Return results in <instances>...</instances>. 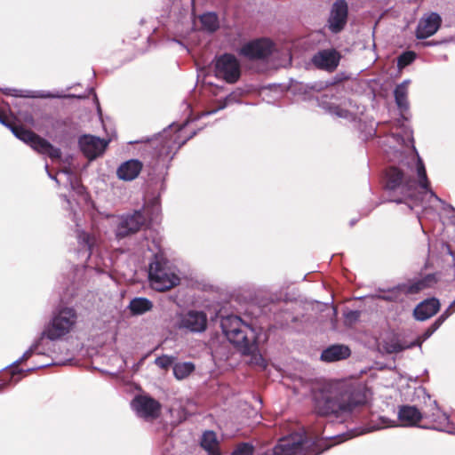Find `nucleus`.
Wrapping results in <instances>:
<instances>
[{
	"instance_id": "nucleus-49",
	"label": "nucleus",
	"mask_w": 455,
	"mask_h": 455,
	"mask_svg": "<svg viewBox=\"0 0 455 455\" xmlns=\"http://www.w3.org/2000/svg\"><path fill=\"white\" fill-rule=\"evenodd\" d=\"M0 124L4 125L5 127H8L11 130V127H13V124L7 122L5 116L2 114H0Z\"/></svg>"
},
{
	"instance_id": "nucleus-10",
	"label": "nucleus",
	"mask_w": 455,
	"mask_h": 455,
	"mask_svg": "<svg viewBox=\"0 0 455 455\" xmlns=\"http://www.w3.org/2000/svg\"><path fill=\"white\" fill-rule=\"evenodd\" d=\"M214 71L218 78L234 84L241 76L240 62L235 55L224 53L216 59Z\"/></svg>"
},
{
	"instance_id": "nucleus-18",
	"label": "nucleus",
	"mask_w": 455,
	"mask_h": 455,
	"mask_svg": "<svg viewBox=\"0 0 455 455\" xmlns=\"http://www.w3.org/2000/svg\"><path fill=\"white\" fill-rule=\"evenodd\" d=\"M339 60L340 55L334 49L322 50L312 58V62L316 68L331 72L336 69Z\"/></svg>"
},
{
	"instance_id": "nucleus-4",
	"label": "nucleus",
	"mask_w": 455,
	"mask_h": 455,
	"mask_svg": "<svg viewBox=\"0 0 455 455\" xmlns=\"http://www.w3.org/2000/svg\"><path fill=\"white\" fill-rule=\"evenodd\" d=\"M220 327L228 340L242 354L247 355L255 349L256 331L240 316L235 315L223 316L220 321Z\"/></svg>"
},
{
	"instance_id": "nucleus-20",
	"label": "nucleus",
	"mask_w": 455,
	"mask_h": 455,
	"mask_svg": "<svg viewBox=\"0 0 455 455\" xmlns=\"http://www.w3.org/2000/svg\"><path fill=\"white\" fill-rule=\"evenodd\" d=\"M397 418L402 427H419V421L424 419V412H421L416 406L402 405L398 409Z\"/></svg>"
},
{
	"instance_id": "nucleus-28",
	"label": "nucleus",
	"mask_w": 455,
	"mask_h": 455,
	"mask_svg": "<svg viewBox=\"0 0 455 455\" xmlns=\"http://www.w3.org/2000/svg\"><path fill=\"white\" fill-rule=\"evenodd\" d=\"M59 175H63L66 178L65 187L70 188V189L76 191L77 194L82 195L84 191V188L80 184L78 179L74 172L69 169H63L58 172Z\"/></svg>"
},
{
	"instance_id": "nucleus-29",
	"label": "nucleus",
	"mask_w": 455,
	"mask_h": 455,
	"mask_svg": "<svg viewBox=\"0 0 455 455\" xmlns=\"http://www.w3.org/2000/svg\"><path fill=\"white\" fill-rule=\"evenodd\" d=\"M152 307V302L146 298H135L129 304L130 310L135 315L144 314L149 311Z\"/></svg>"
},
{
	"instance_id": "nucleus-36",
	"label": "nucleus",
	"mask_w": 455,
	"mask_h": 455,
	"mask_svg": "<svg viewBox=\"0 0 455 455\" xmlns=\"http://www.w3.org/2000/svg\"><path fill=\"white\" fill-rule=\"evenodd\" d=\"M253 446L243 443L237 446V448L231 453V455H252Z\"/></svg>"
},
{
	"instance_id": "nucleus-47",
	"label": "nucleus",
	"mask_w": 455,
	"mask_h": 455,
	"mask_svg": "<svg viewBox=\"0 0 455 455\" xmlns=\"http://www.w3.org/2000/svg\"><path fill=\"white\" fill-rule=\"evenodd\" d=\"M445 320L439 316L435 323L431 325V330L435 332L444 322Z\"/></svg>"
},
{
	"instance_id": "nucleus-21",
	"label": "nucleus",
	"mask_w": 455,
	"mask_h": 455,
	"mask_svg": "<svg viewBox=\"0 0 455 455\" xmlns=\"http://www.w3.org/2000/svg\"><path fill=\"white\" fill-rule=\"evenodd\" d=\"M440 308V302L435 298L425 299L414 309V316L419 321H425L435 315Z\"/></svg>"
},
{
	"instance_id": "nucleus-30",
	"label": "nucleus",
	"mask_w": 455,
	"mask_h": 455,
	"mask_svg": "<svg viewBox=\"0 0 455 455\" xmlns=\"http://www.w3.org/2000/svg\"><path fill=\"white\" fill-rule=\"evenodd\" d=\"M195 368L191 362L176 363L172 367L173 375L177 379H184L195 371Z\"/></svg>"
},
{
	"instance_id": "nucleus-57",
	"label": "nucleus",
	"mask_w": 455,
	"mask_h": 455,
	"mask_svg": "<svg viewBox=\"0 0 455 455\" xmlns=\"http://www.w3.org/2000/svg\"><path fill=\"white\" fill-rule=\"evenodd\" d=\"M61 197L67 202L68 205H70V201L69 199L67 197V196H61Z\"/></svg>"
},
{
	"instance_id": "nucleus-5",
	"label": "nucleus",
	"mask_w": 455,
	"mask_h": 455,
	"mask_svg": "<svg viewBox=\"0 0 455 455\" xmlns=\"http://www.w3.org/2000/svg\"><path fill=\"white\" fill-rule=\"evenodd\" d=\"M151 287L157 291H165L180 284L178 269L162 256L155 255L148 267Z\"/></svg>"
},
{
	"instance_id": "nucleus-6",
	"label": "nucleus",
	"mask_w": 455,
	"mask_h": 455,
	"mask_svg": "<svg viewBox=\"0 0 455 455\" xmlns=\"http://www.w3.org/2000/svg\"><path fill=\"white\" fill-rule=\"evenodd\" d=\"M78 254L88 259L87 268L94 269L99 274L108 273L112 261L106 255L99 252L97 239L84 231H77Z\"/></svg>"
},
{
	"instance_id": "nucleus-50",
	"label": "nucleus",
	"mask_w": 455,
	"mask_h": 455,
	"mask_svg": "<svg viewBox=\"0 0 455 455\" xmlns=\"http://www.w3.org/2000/svg\"><path fill=\"white\" fill-rule=\"evenodd\" d=\"M45 170H46V172H47L48 176H49L52 180H55L58 184H60V180H59L57 176L52 175V174L49 172L48 164H45Z\"/></svg>"
},
{
	"instance_id": "nucleus-32",
	"label": "nucleus",
	"mask_w": 455,
	"mask_h": 455,
	"mask_svg": "<svg viewBox=\"0 0 455 455\" xmlns=\"http://www.w3.org/2000/svg\"><path fill=\"white\" fill-rule=\"evenodd\" d=\"M235 102H238V100L236 99V94L235 92H232L228 94L224 100H220L214 108L203 112L201 116L213 115L217 113L219 110L224 109L227 106Z\"/></svg>"
},
{
	"instance_id": "nucleus-14",
	"label": "nucleus",
	"mask_w": 455,
	"mask_h": 455,
	"mask_svg": "<svg viewBox=\"0 0 455 455\" xmlns=\"http://www.w3.org/2000/svg\"><path fill=\"white\" fill-rule=\"evenodd\" d=\"M145 223L146 218L141 211L124 215L116 227V236L118 239L124 238L138 232Z\"/></svg>"
},
{
	"instance_id": "nucleus-17",
	"label": "nucleus",
	"mask_w": 455,
	"mask_h": 455,
	"mask_svg": "<svg viewBox=\"0 0 455 455\" xmlns=\"http://www.w3.org/2000/svg\"><path fill=\"white\" fill-rule=\"evenodd\" d=\"M431 413L424 411V419H427L430 425H422L420 427L427 429H435L437 431L449 432V417L446 413L441 411L435 400L431 401Z\"/></svg>"
},
{
	"instance_id": "nucleus-51",
	"label": "nucleus",
	"mask_w": 455,
	"mask_h": 455,
	"mask_svg": "<svg viewBox=\"0 0 455 455\" xmlns=\"http://www.w3.org/2000/svg\"><path fill=\"white\" fill-rule=\"evenodd\" d=\"M434 333L431 328H428L422 335L423 340L427 339Z\"/></svg>"
},
{
	"instance_id": "nucleus-42",
	"label": "nucleus",
	"mask_w": 455,
	"mask_h": 455,
	"mask_svg": "<svg viewBox=\"0 0 455 455\" xmlns=\"http://www.w3.org/2000/svg\"><path fill=\"white\" fill-rule=\"evenodd\" d=\"M375 297L387 301H393L396 299V296H395L393 291L389 292L388 294H379Z\"/></svg>"
},
{
	"instance_id": "nucleus-63",
	"label": "nucleus",
	"mask_w": 455,
	"mask_h": 455,
	"mask_svg": "<svg viewBox=\"0 0 455 455\" xmlns=\"http://www.w3.org/2000/svg\"><path fill=\"white\" fill-rule=\"evenodd\" d=\"M192 2H194V0H192Z\"/></svg>"
},
{
	"instance_id": "nucleus-27",
	"label": "nucleus",
	"mask_w": 455,
	"mask_h": 455,
	"mask_svg": "<svg viewBox=\"0 0 455 455\" xmlns=\"http://www.w3.org/2000/svg\"><path fill=\"white\" fill-rule=\"evenodd\" d=\"M430 282L429 276L421 279H416L399 285L397 288L406 294H414L428 286Z\"/></svg>"
},
{
	"instance_id": "nucleus-41",
	"label": "nucleus",
	"mask_w": 455,
	"mask_h": 455,
	"mask_svg": "<svg viewBox=\"0 0 455 455\" xmlns=\"http://www.w3.org/2000/svg\"><path fill=\"white\" fill-rule=\"evenodd\" d=\"M21 371H22L21 370H19L18 371H16L15 369H11L8 371H6L5 374H11V377H10V379L8 380V382H14V383L19 382L20 380V377L19 375Z\"/></svg>"
},
{
	"instance_id": "nucleus-53",
	"label": "nucleus",
	"mask_w": 455,
	"mask_h": 455,
	"mask_svg": "<svg viewBox=\"0 0 455 455\" xmlns=\"http://www.w3.org/2000/svg\"><path fill=\"white\" fill-rule=\"evenodd\" d=\"M455 307V300L452 301L450 306L448 307V308H446L443 313H453L454 312V309H452V307Z\"/></svg>"
},
{
	"instance_id": "nucleus-37",
	"label": "nucleus",
	"mask_w": 455,
	"mask_h": 455,
	"mask_svg": "<svg viewBox=\"0 0 455 455\" xmlns=\"http://www.w3.org/2000/svg\"><path fill=\"white\" fill-rule=\"evenodd\" d=\"M155 363L162 369H166L173 363V357L165 355L158 356L156 359Z\"/></svg>"
},
{
	"instance_id": "nucleus-44",
	"label": "nucleus",
	"mask_w": 455,
	"mask_h": 455,
	"mask_svg": "<svg viewBox=\"0 0 455 455\" xmlns=\"http://www.w3.org/2000/svg\"><path fill=\"white\" fill-rule=\"evenodd\" d=\"M445 320L439 316L435 323L431 325V330L435 332L444 322Z\"/></svg>"
},
{
	"instance_id": "nucleus-54",
	"label": "nucleus",
	"mask_w": 455,
	"mask_h": 455,
	"mask_svg": "<svg viewBox=\"0 0 455 455\" xmlns=\"http://www.w3.org/2000/svg\"><path fill=\"white\" fill-rule=\"evenodd\" d=\"M404 132H405L406 139L412 142L413 141V138H412L411 132V131H408V132L405 131Z\"/></svg>"
},
{
	"instance_id": "nucleus-58",
	"label": "nucleus",
	"mask_w": 455,
	"mask_h": 455,
	"mask_svg": "<svg viewBox=\"0 0 455 455\" xmlns=\"http://www.w3.org/2000/svg\"><path fill=\"white\" fill-rule=\"evenodd\" d=\"M355 223V220H351V226H353Z\"/></svg>"
},
{
	"instance_id": "nucleus-13",
	"label": "nucleus",
	"mask_w": 455,
	"mask_h": 455,
	"mask_svg": "<svg viewBox=\"0 0 455 455\" xmlns=\"http://www.w3.org/2000/svg\"><path fill=\"white\" fill-rule=\"evenodd\" d=\"M348 5L346 0H336L330 10L327 20L328 29L338 34L342 31L347 22Z\"/></svg>"
},
{
	"instance_id": "nucleus-48",
	"label": "nucleus",
	"mask_w": 455,
	"mask_h": 455,
	"mask_svg": "<svg viewBox=\"0 0 455 455\" xmlns=\"http://www.w3.org/2000/svg\"><path fill=\"white\" fill-rule=\"evenodd\" d=\"M445 320L439 316L435 323L431 325V330L435 332L444 322Z\"/></svg>"
},
{
	"instance_id": "nucleus-61",
	"label": "nucleus",
	"mask_w": 455,
	"mask_h": 455,
	"mask_svg": "<svg viewBox=\"0 0 455 455\" xmlns=\"http://www.w3.org/2000/svg\"><path fill=\"white\" fill-rule=\"evenodd\" d=\"M194 135H196V132H193V134L190 135V138H193Z\"/></svg>"
},
{
	"instance_id": "nucleus-46",
	"label": "nucleus",
	"mask_w": 455,
	"mask_h": 455,
	"mask_svg": "<svg viewBox=\"0 0 455 455\" xmlns=\"http://www.w3.org/2000/svg\"><path fill=\"white\" fill-rule=\"evenodd\" d=\"M445 320L439 316L435 323L431 325V330L435 332L444 322Z\"/></svg>"
},
{
	"instance_id": "nucleus-40",
	"label": "nucleus",
	"mask_w": 455,
	"mask_h": 455,
	"mask_svg": "<svg viewBox=\"0 0 455 455\" xmlns=\"http://www.w3.org/2000/svg\"><path fill=\"white\" fill-rule=\"evenodd\" d=\"M51 340H49L46 337H44V341L40 345L39 347V349H43L44 348L45 349V352L44 353H40V351L36 350V351H33L31 353V355H34V354H37V355H48V353L50 352L51 350V343H50Z\"/></svg>"
},
{
	"instance_id": "nucleus-19",
	"label": "nucleus",
	"mask_w": 455,
	"mask_h": 455,
	"mask_svg": "<svg viewBox=\"0 0 455 455\" xmlns=\"http://www.w3.org/2000/svg\"><path fill=\"white\" fill-rule=\"evenodd\" d=\"M441 25V17L435 12H432L423 17L419 21L416 36L419 39H425L433 36Z\"/></svg>"
},
{
	"instance_id": "nucleus-55",
	"label": "nucleus",
	"mask_w": 455,
	"mask_h": 455,
	"mask_svg": "<svg viewBox=\"0 0 455 455\" xmlns=\"http://www.w3.org/2000/svg\"><path fill=\"white\" fill-rule=\"evenodd\" d=\"M451 315V313H442L440 316H442L443 319L446 320Z\"/></svg>"
},
{
	"instance_id": "nucleus-31",
	"label": "nucleus",
	"mask_w": 455,
	"mask_h": 455,
	"mask_svg": "<svg viewBox=\"0 0 455 455\" xmlns=\"http://www.w3.org/2000/svg\"><path fill=\"white\" fill-rule=\"evenodd\" d=\"M202 27L209 32H214L219 28V19L216 13L207 12L200 17Z\"/></svg>"
},
{
	"instance_id": "nucleus-16",
	"label": "nucleus",
	"mask_w": 455,
	"mask_h": 455,
	"mask_svg": "<svg viewBox=\"0 0 455 455\" xmlns=\"http://www.w3.org/2000/svg\"><path fill=\"white\" fill-rule=\"evenodd\" d=\"M132 407L138 416L145 419L157 418L161 410V404L148 396H136L132 402Z\"/></svg>"
},
{
	"instance_id": "nucleus-35",
	"label": "nucleus",
	"mask_w": 455,
	"mask_h": 455,
	"mask_svg": "<svg viewBox=\"0 0 455 455\" xmlns=\"http://www.w3.org/2000/svg\"><path fill=\"white\" fill-rule=\"evenodd\" d=\"M420 345H421V342H419V341L411 342L410 345H403L400 342L395 341V342L391 343L388 346L387 351L389 353H398L406 348H411L414 346H420Z\"/></svg>"
},
{
	"instance_id": "nucleus-15",
	"label": "nucleus",
	"mask_w": 455,
	"mask_h": 455,
	"mask_svg": "<svg viewBox=\"0 0 455 455\" xmlns=\"http://www.w3.org/2000/svg\"><path fill=\"white\" fill-rule=\"evenodd\" d=\"M109 140L91 134L82 135L78 140L81 151L91 161L100 156L105 152Z\"/></svg>"
},
{
	"instance_id": "nucleus-2",
	"label": "nucleus",
	"mask_w": 455,
	"mask_h": 455,
	"mask_svg": "<svg viewBox=\"0 0 455 455\" xmlns=\"http://www.w3.org/2000/svg\"><path fill=\"white\" fill-rule=\"evenodd\" d=\"M315 411L339 419L364 403L362 392L351 385L337 384L313 392Z\"/></svg>"
},
{
	"instance_id": "nucleus-45",
	"label": "nucleus",
	"mask_w": 455,
	"mask_h": 455,
	"mask_svg": "<svg viewBox=\"0 0 455 455\" xmlns=\"http://www.w3.org/2000/svg\"><path fill=\"white\" fill-rule=\"evenodd\" d=\"M445 320L439 316L435 323L431 325V330L435 332L444 322Z\"/></svg>"
},
{
	"instance_id": "nucleus-1",
	"label": "nucleus",
	"mask_w": 455,
	"mask_h": 455,
	"mask_svg": "<svg viewBox=\"0 0 455 455\" xmlns=\"http://www.w3.org/2000/svg\"><path fill=\"white\" fill-rule=\"evenodd\" d=\"M412 148L413 155L411 161L407 163V167L411 173H417L419 181L416 182L411 174L405 172L401 167L388 168L385 184L388 201L396 204L406 203L407 200L418 202L422 200L423 196L428 195L429 197L444 204V202L430 189L424 163L415 147Z\"/></svg>"
},
{
	"instance_id": "nucleus-12",
	"label": "nucleus",
	"mask_w": 455,
	"mask_h": 455,
	"mask_svg": "<svg viewBox=\"0 0 455 455\" xmlns=\"http://www.w3.org/2000/svg\"><path fill=\"white\" fill-rule=\"evenodd\" d=\"M275 50L272 41L260 38L246 43L240 50V53L250 60H265L271 56Z\"/></svg>"
},
{
	"instance_id": "nucleus-26",
	"label": "nucleus",
	"mask_w": 455,
	"mask_h": 455,
	"mask_svg": "<svg viewBox=\"0 0 455 455\" xmlns=\"http://www.w3.org/2000/svg\"><path fill=\"white\" fill-rule=\"evenodd\" d=\"M201 446L209 455H221L219 450V442L213 431H205L201 439Z\"/></svg>"
},
{
	"instance_id": "nucleus-34",
	"label": "nucleus",
	"mask_w": 455,
	"mask_h": 455,
	"mask_svg": "<svg viewBox=\"0 0 455 455\" xmlns=\"http://www.w3.org/2000/svg\"><path fill=\"white\" fill-rule=\"evenodd\" d=\"M416 59V54L413 52H405L402 53L397 60V66L398 68H403L406 66L411 64Z\"/></svg>"
},
{
	"instance_id": "nucleus-38",
	"label": "nucleus",
	"mask_w": 455,
	"mask_h": 455,
	"mask_svg": "<svg viewBox=\"0 0 455 455\" xmlns=\"http://www.w3.org/2000/svg\"><path fill=\"white\" fill-rule=\"evenodd\" d=\"M256 350H257V346L255 347V349L251 353L249 354V355H251V363L253 364H256L261 368H266L267 367L266 360L263 358V356L261 355L255 354L254 352Z\"/></svg>"
},
{
	"instance_id": "nucleus-9",
	"label": "nucleus",
	"mask_w": 455,
	"mask_h": 455,
	"mask_svg": "<svg viewBox=\"0 0 455 455\" xmlns=\"http://www.w3.org/2000/svg\"><path fill=\"white\" fill-rule=\"evenodd\" d=\"M208 326L207 314L202 310L191 309L177 315L175 327L186 333L199 334Z\"/></svg>"
},
{
	"instance_id": "nucleus-62",
	"label": "nucleus",
	"mask_w": 455,
	"mask_h": 455,
	"mask_svg": "<svg viewBox=\"0 0 455 455\" xmlns=\"http://www.w3.org/2000/svg\"><path fill=\"white\" fill-rule=\"evenodd\" d=\"M194 135H196V132H193V134L190 135V138H193Z\"/></svg>"
},
{
	"instance_id": "nucleus-60",
	"label": "nucleus",
	"mask_w": 455,
	"mask_h": 455,
	"mask_svg": "<svg viewBox=\"0 0 455 455\" xmlns=\"http://www.w3.org/2000/svg\"><path fill=\"white\" fill-rule=\"evenodd\" d=\"M194 135H196V132H193V134L190 135V138H193Z\"/></svg>"
},
{
	"instance_id": "nucleus-52",
	"label": "nucleus",
	"mask_w": 455,
	"mask_h": 455,
	"mask_svg": "<svg viewBox=\"0 0 455 455\" xmlns=\"http://www.w3.org/2000/svg\"><path fill=\"white\" fill-rule=\"evenodd\" d=\"M51 364H52L51 363H44V364H41V365H37V366L29 368V369L26 370V371H34L36 369L44 368V367H47V366H49Z\"/></svg>"
},
{
	"instance_id": "nucleus-25",
	"label": "nucleus",
	"mask_w": 455,
	"mask_h": 455,
	"mask_svg": "<svg viewBox=\"0 0 455 455\" xmlns=\"http://www.w3.org/2000/svg\"><path fill=\"white\" fill-rule=\"evenodd\" d=\"M409 80H404L403 83L396 85L394 91L395 103L401 111L409 109L408 101V85Z\"/></svg>"
},
{
	"instance_id": "nucleus-22",
	"label": "nucleus",
	"mask_w": 455,
	"mask_h": 455,
	"mask_svg": "<svg viewBox=\"0 0 455 455\" xmlns=\"http://www.w3.org/2000/svg\"><path fill=\"white\" fill-rule=\"evenodd\" d=\"M142 169V164L137 159L123 163L117 169L116 174L120 180L131 181L138 177Z\"/></svg>"
},
{
	"instance_id": "nucleus-3",
	"label": "nucleus",
	"mask_w": 455,
	"mask_h": 455,
	"mask_svg": "<svg viewBox=\"0 0 455 455\" xmlns=\"http://www.w3.org/2000/svg\"><path fill=\"white\" fill-rule=\"evenodd\" d=\"M77 322L76 311L72 307H63L56 311L48 325L44 328L41 336L30 346V347L16 360L13 363H20L22 361L31 357L33 351H40L44 353L45 349H39L40 345L44 341V337L49 340L54 341L68 335L73 331Z\"/></svg>"
},
{
	"instance_id": "nucleus-33",
	"label": "nucleus",
	"mask_w": 455,
	"mask_h": 455,
	"mask_svg": "<svg viewBox=\"0 0 455 455\" xmlns=\"http://www.w3.org/2000/svg\"><path fill=\"white\" fill-rule=\"evenodd\" d=\"M4 93L6 95H12V96H20V97H40V98H57L59 95L52 94L49 92H40L38 94H21L18 93V91L15 89H4Z\"/></svg>"
},
{
	"instance_id": "nucleus-56",
	"label": "nucleus",
	"mask_w": 455,
	"mask_h": 455,
	"mask_svg": "<svg viewBox=\"0 0 455 455\" xmlns=\"http://www.w3.org/2000/svg\"><path fill=\"white\" fill-rule=\"evenodd\" d=\"M420 391L424 394V395H425L426 397H427V398H428V400H431L430 395L426 392V390H425V389H423V388H422Z\"/></svg>"
},
{
	"instance_id": "nucleus-11",
	"label": "nucleus",
	"mask_w": 455,
	"mask_h": 455,
	"mask_svg": "<svg viewBox=\"0 0 455 455\" xmlns=\"http://www.w3.org/2000/svg\"><path fill=\"white\" fill-rule=\"evenodd\" d=\"M319 105L331 116L348 121H355L364 111L363 106L353 102L352 100H346L339 105L328 104L324 101H321Z\"/></svg>"
},
{
	"instance_id": "nucleus-7",
	"label": "nucleus",
	"mask_w": 455,
	"mask_h": 455,
	"mask_svg": "<svg viewBox=\"0 0 455 455\" xmlns=\"http://www.w3.org/2000/svg\"><path fill=\"white\" fill-rule=\"evenodd\" d=\"M323 450L304 434L293 433L280 438L273 448V455H317Z\"/></svg>"
},
{
	"instance_id": "nucleus-8",
	"label": "nucleus",
	"mask_w": 455,
	"mask_h": 455,
	"mask_svg": "<svg viewBox=\"0 0 455 455\" xmlns=\"http://www.w3.org/2000/svg\"><path fill=\"white\" fill-rule=\"evenodd\" d=\"M11 131L16 138L28 144L38 153L47 155L52 159H59L60 157L61 151L60 148L53 147L49 141L32 131L18 125L11 127Z\"/></svg>"
},
{
	"instance_id": "nucleus-23",
	"label": "nucleus",
	"mask_w": 455,
	"mask_h": 455,
	"mask_svg": "<svg viewBox=\"0 0 455 455\" xmlns=\"http://www.w3.org/2000/svg\"><path fill=\"white\" fill-rule=\"evenodd\" d=\"M350 355V349L347 346L333 345L324 349L321 354V359L324 362H335L346 359Z\"/></svg>"
},
{
	"instance_id": "nucleus-39",
	"label": "nucleus",
	"mask_w": 455,
	"mask_h": 455,
	"mask_svg": "<svg viewBox=\"0 0 455 455\" xmlns=\"http://www.w3.org/2000/svg\"><path fill=\"white\" fill-rule=\"evenodd\" d=\"M345 319L349 323L356 322L360 317V312L357 310H349L344 314Z\"/></svg>"
},
{
	"instance_id": "nucleus-43",
	"label": "nucleus",
	"mask_w": 455,
	"mask_h": 455,
	"mask_svg": "<svg viewBox=\"0 0 455 455\" xmlns=\"http://www.w3.org/2000/svg\"><path fill=\"white\" fill-rule=\"evenodd\" d=\"M391 139L399 145L405 144V138L399 133H392Z\"/></svg>"
},
{
	"instance_id": "nucleus-24",
	"label": "nucleus",
	"mask_w": 455,
	"mask_h": 455,
	"mask_svg": "<svg viewBox=\"0 0 455 455\" xmlns=\"http://www.w3.org/2000/svg\"><path fill=\"white\" fill-rule=\"evenodd\" d=\"M173 126V124L170 125L168 129L164 130L163 134L159 135L161 147L159 148V153L161 155H168L172 152L174 145L176 144V140L179 137L178 132L181 130L180 128L176 132H172L170 129Z\"/></svg>"
},
{
	"instance_id": "nucleus-59",
	"label": "nucleus",
	"mask_w": 455,
	"mask_h": 455,
	"mask_svg": "<svg viewBox=\"0 0 455 455\" xmlns=\"http://www.w3.org/2000/svg\"><path fill=\"white\" fill-rule=\"evenodd\" d=\"M73 220H76V213H73Z\"/></svg>"
}]
</instances>
